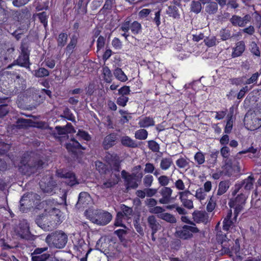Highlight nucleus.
I'll list each match as a JSON object with an SVG mask.
<instances>
[{"mask_svg":"<svg viewBox=\"0 0 261 261\" xmlns=\"http://www.w3.org/2000/svg\"><path fill=\"white\" fill-rule=\"evenodd\" d=\"M219 154V151H212L210 154V158L207 161V163L213 165H215L217 163Z\"/></svg>","mask_w":261,"mask_h":261,"instance_id":"obj_44","label":"nucleus"},{"mask_svg":"<svg viewBox=\"0 0 261 261\" xmlns=\"http://www.w3.org/2000/svg\"><path fill=\"white\" fill-rule=\"evenodd\" d=\"M148 136V132L146 129H141L135 132V137L139 140H145Z\"/></svg>","mask_w":261,"mask_h":261,"instance_id":"obj_40","label":"nucleus"},{"mask_svg":"<svg viewBox=\"0 0 261 261\" xmlns=\"http://www.w3.org/2000/svg\"><path fill=\"white\" fill-rule=\"evenodd\" d=\"M123 217V214L121 212H118L117 214L115 220L114 225L116 226H120L124 228L127 229V227L122 223V219Z\"/></svg>","mask_w":261,"mask_h":261,"instance_id":"obj_35","label":"nucleus"},{"mask_svg":"<svg viewBox=\"0 0 261 261\" xmlns=\"http://www.w3.org/2000/svg\"><path fill=\"white\" fill-rule=\"evenodd\" d=\"M106 158L109 164L110 163H113L114 162L119 160V156L116 154L108 153L106 156Z\"/></svg>","mask_w":261,"mask_h":261,"instance_id":"obj_63","label":"nucleus"},{"mask_svg":"<svg viewBox=\"0 0 261 261\" xmlns=\"http://www.w3.org/2000/svg\"><path fill=\"white\" fill-rule=\"evenodd\" d=\"M227 121L225 127L224 132L225 133L229 134L231 132L232 128V115L231 114H228Z\"/></svg>","mask_w":261,"mask_h":261,"instance_id":"obj_45","label":"nucleus"},{"mask_svg":"<svg viewBox=\"0 0 261 261\" xmlns=\"http://www.w3.org/2000/svg\"><path fill=\"white\" fill-rule=\"evenodd\" d=\"M147 221L148 226L151 229V231H153V234H155L158 230L161 229V225L154 216L151 215L148 216Z\"/></svg>","mask_w":261,"mask_h":261,"instance_id":"obj_17","label":"nucleus"},{"mask_svg":"<svg viewBox=\"0 0 261 261\" xmlns=\"http://www.w3.org/2000/svg\"><path fill=\"white\" fill-rule=\"evenodd\" d=\"M245 50V43L243 41L237 42L236 47L233 48V51L232 53L231 57L236 58L241 56Z\"/></svg>","mask_w":261,"mask_h":261,"instance_id":"obj_21","label":"nucleus"},{"mask_svg":"<svg viewBox=\"0 0 261 261\" xmlns=\"http://www.w3.org/2000/svg\"><path fill=\"white\" fill-rule=\"evenodd\" d=\"M112 170L116 172V174H119V172L121 169L120 161V160L114 162L113 163H110V164Z\"/></svg>","mask_w":261,"mask_h":261,"instance_id":"obj_61","label":"nucleus"},{"mask_svg":"<svg viewBox=\"0 0 261 261\" xmlns=\"http://www.w3.org/2000/svg\"><path fill=\"white\" fill-rule=\"evenodd\" d=\"M194 221L197 223H206L208 221V215L205 212L195 211L193 214Z\"/></svg>","mask_w":261,"mask_h":261,"instance_id":"obj_16","label":"nucleus"},{"mask_svg":"<svg viewBox=\"0 0 261 261\" xmlns=\"http://www.w3.org/2000/svg\"><path fill=\"white\" fill-rule=\"evenodd\" d=\"M216 240L218 244H221L223 242L229 240L225 234H223L221 231L217 233Z\"/></svg>","mask_w":261,"mask_h":261,"instance_id":"obj_58","label":"nucleus"},{"mask_svg":"<svg viewBox=\"0 0 261 261\" xmlns=\"http://www.w3.org/2000/svg\"><path fill=\"white\" fill-rule=\"evenodd\" d=\"M229 21L234 27H244L243 21L242 17L240 16L233 15L229 19Z\"/></svg>","mask_w":261,"mask_h":261,"instance_id":"obj_31","label":"nucleus"},{"mask_svg":"<svg viewBox=\"0 0 261 261\" xmlns=\"http://www.w3.org/2000/svg\"><path fill=\"white\" fill-rule=\"evenodd\" d=\"M238 216V215H236V214H234V217L232 218V211L229 210L223 221V230L228 231L229 229L232 228L237 222Z\"/></svg>","mask_w":261,"mask_h":261,"instance_id":"obj_9","label":"nucleus"},{"mask_svg":"<svg viewBox=\"0 0 261 261\" xmlns=\"http://www.w3.org/2000/svg\"><path fill=\"white\" fill-rule=\"evenodd\" d=\"M32 93V98L34 100H36L37 102H42L43 100L45 99V97L41 94L39 91L33 90Z\"/></svg>","mask_w":261,"mask_h":261,"instance_id":"obj_52","label":"nucleus"},{"mask_svg":"<svg viewBox=\"0 0 261 261\" xmlns=\"http://www.w3.org/2000/svg\"><path fill=\"white\" fill-rule=\"evenodd\" d=\"M65 146L69 151L72 152V153L76 152L77 149H85L81 144L74 139H71L70 142L66 143Z\"/></svg>","mask_w":261,"mask_h":261,"instance_id":"obj_22","label":"nucleus"},{"mask_svg":"<svg viewBox=\"0 0 261 261\" xmlns=\"http://www.w3.org/2000/svg\"><path fill=\"white\" fill-rule=\"evenodd\" d=\"M219 35L221 39L223 41H226L236 37V35L232 33L231 30L227 28L222 29L220 31Z\"/></svg>","mask_w":261,"mask_h":261,"instance_id":"obj_24","label":"nucleus"},{"mask_svg":"<svg viewBox=\"0 0 261 261\" xmlns=\"http://www.w3.org/2000/svg\"><path fill=\"white\" fill-rule=\"evenodd\" d=\"M167 12L170 16L173 17L174 18H179L180 15L178 13V9L175 6H169Z\"/></svg>","mask_w":261,"mask_h":261,"instance_id":"obj_37","label":"nucleus"},{"mask_svg":"<svg viewBox=\"0 0 261 261\" xmlns=\"http://www.w3.org/2000/svg\"><path fill=\"white\" fill-rule=\"evenodd\" d=\"M246 200V196L242 193L238 195L234 199L230 200L228 205L231 208L234 209V214L236 215H239L243 210Z\"/></svg>","mask_w":261,"mask_h":261,"instance_id":"obj_5","label":"nucleus"},{"mask_svg":"<svg viewBox=\"0 0 261 261\" xmlns=\"http://www.w3.org/2000/svg\"><path fill=\"white\" fill-rule=\"evenodd\" d=\"M251 52L255 56L257 57L260 56V50L259 47L257 46L256 43L255 42H252L251 44Z\"/></svg>","mask_w":261,"mask_h":261,"instance_id":"obj_60","label":"nucleus"},{"mask_svg":"<svg viewBox=\"0 0 261 261\" xmlns=\"http://www.w3.org/2000/svg\"><path fill=\"white\" fill-rule=\"evenodd\" d=\"M17 234L23 239L29 241L34 240L35 236L32 234L30 231L29 225L27 222L21 223L19 224V228Z\"/></svg>","mask_w":261,"mask_h":261,"instance_id":"obj_8","label":"nucleus"},{"mask_svg":"<svg viewBox=\"0 0 261 261\" xmlns=\"http://www.w3.org/2000/svg\"><path fill=\"white\" fill-rule=\"evenodd\" d=\"M121 144L126 147L130 148H136L138 147L137 142L128 136L122 137L121 139Z\"/></svg>","mask_w":261,"mask_h":261,"instance_id":"obj_25","label":"nucleus"},{"mask_svg":"<svg viewBox=\"0 0 261 261\" xmlns=\"http://www.w3.org/2000/svg\"><path fill=\"white\" fill-rule=\"evenodd\" d=\"M114 4L113 0H106L103 7L101 9L100 12L103 13L107 10H111Z\"/></svg>","mask_w":261,"mask_h":261,"instance_id":"obj_57","label":"nucleus"},{"mask_svg":"<svg viewBox=\"0 0 261 261\" xmlns=\"http://www.w3.org/2000/svg\"><path fill=\"white\" fill-rule=\"evenodd\" d=\"M33 195V193H28V194H24L19 202H20V206H19V209H20V211L22 212H26V210L28 209V207H27V203H23V201H29V199L32 196V195Z\"/></svg>","mask_w":261,"mask_h":261,"instance_id":"obj_29","label":"nucleus"},{"mask_svg":"<svg viewBox=\"0 0 261 261\" xmlns=\"http://www.w3.org/2000/svg\"><path fill=\"white\" fill-rule=\"evenodd\" d=\"M130 91L129 87L124 86L118 90V94L120 95L127 96V95L129 94Z\"/></svg>","mask_w":261,"mask_h":261,"instance_id":"obj_64","label":"nucleus"},{"mask_svg":"<svg viewBox=\"0 0 261 261\" xmlns=\"http://www.w3.org/2000/svg\"><path fill=\"white\" fill-rule=\"evenodd\" d=\"M218 11V5L214 1L208 2L205 7V12L209 15H215Z\"/></svg>","mask_w":261,"mask_h":261,"instance_id":"obj_23","label":"nucleus"},{"mask_svg":"<svg viewBox=\"0 0 261 261\" xmlns=\"http://www.w3.org/2000/svg\"><path fill=\"white\" fill-rule=\"evenodd\" d=\"M128 101V97L123 95H120L117 99V103L121 107H124L126 105V103Z\"/></svg>","mask_w":261,"mask_h":261,"instance_id":"obj_59","label":"nucleus"},{"mask_svg":"<svg viewBox=\"0 0 261 261\" xmlns=\"http://www.w3.org/2000/svg\"><path fill=\"white\" fill-rule=\"evenodd\" d=\"M53 219L51 216L42 214L37 216L35 222L42 229L45 231H51L57 226V223Z\"/></svg>","mask_w":261,"mask_h":261,"instance_id":"obj_4","label":"nucleus"},{"mask_svg":"<svg viewBox=\"0 0 261 261\" xmlns=\"http://www.w3.org/2000/svg\"><path fill=\"white\" fill-rule=\"evenodd\" d=\"M68 35L66 33H61L57 38V45L58 47H63L67 43Z\"/></svg>","mask_w":261,"mask_h":261,"instance_id":"obj_30","label":"nucleus"},{"mask_svg":"<svg viewBox=\"0 0 261 261\" xmlns=\"http://www.w3.org/2000/svg\"><path fill=\"white\" fill-rule=\"evenodd\" d=\"M160 193L162 196L159 201L161 204H166L169 203L173 199L171 197L172 190L169 187H163L161 189Z\"/></svg>","mask_w":261,"mask_h":261,"instance_id":"obj_10","label":"nucleus"},{"mask_svg":"<svg viewBox=\"0 0 261 261\" xmlns=\"http://www.w3.org/2000/svg\"><path fill=\"white\" fill-rule=\"evenodd\" d=\"M112 216L108 212L101 210L94 211L90 216V221L98 225L105 226L112 220Z\"/></svg>","mask_w":261,"mask_h":261,"instance_id":"obj_3","label":"nucleus"},{"mask_svg":"<svg viewBox=\"0 0 261 261\" xmlns=\"http://www.w3.org/2000/svg\"><path fill=\"white\" fill-rule=\"evenodd\" d=\"M32 121L30 119L18 118L16 122V127L18 129L27 128L31 126Z\"/></svg>","mask_w":261,"mask_h":261,"instance_id":"obj_26","label":"nucleus"},{"mask_svg":"<svg viewBox=\"0 0 261 261\" xmlns=\"http://www.w3.org/2000/svg\"><path fill=\"white\" fill-rule=\"evenodd\" d=\"M230 250L231 254L236 253L239 254V253H240V242L238 239L236 240L235 243L233 246L231 247Z\"/></svg>","mask_w":261,"mask_h":261,"instance_id":"obj_62","label":"nucleus"},{"mask_svg":"<svg viewBox=\"0 0 261 261\" xmlns=\"http://www.w3.org/2000/svg\"><path fill=\"white\" fill-rule=\"evenodd\" d=\"M158 217L169 223L173 224L176 222V219L174 216L168 213L159 214Z\"/></svg>","mask_w":261,"mask_h":261,"instance_id":"obj_28","label":"nucleus"},{"mask_svg":"<svg viewBox=\"0 0 261 261\" xmlns=\"http://www.w3.org/2000/svg\"><path fill=\"white\" fill-rule=\"evenodd\" d=\"M177 166L179 168H189V163L188 159L180 158L176 161Z\"/></svg>","mask_w":261,"mask_h":261,"instance_id":"obj_43","label":"nucleus"},{"mask_svg":"<svg viewBox=\"0 0 261 261\" xmlns=\"http://www.w3.org/2000/svg\"><path fill=\"white\" fill-rule=\"evenodd\" d=\"M116 133H111L106 136L102 142L103 148L107 150L115 145L118 139Z\"/></svg>","mask_w":261,"mask_h":261,"instance_id":"obj_12","label":"nucleus"},{"mask_svg":"<svg viewBox=\"0 0 261 261\" xmlns=\"http://www.w3.org/2000/svg\"><path fill=\"white\" fill-rule=\"evenodd\" d=\"M57 132L53 131L52 135L54 137L58 139L59 141H62L63 139H68V135L64 126H57L55 127Z\"/></svg>","mask_w":261,"mask_h":261,"instance_id":"obj_18","label":"nucleus"},{"mask_svg":"<svg viewBox=\"0 0 261 261\" xmlns=\"http://www.w3.org/2000/svg\"><path fill=\"white\" fill-rule=\"evenodd\" d=\"M204 42L208 47H212L216 45L217 38L215 36H209L204 39Z\"/></svg>","mask_w":261,"mask_h":261,"instance_id":"obj_47","label":"nucleus"},{"mask_svg":"<svg viewBox=\"0 0 261 261\" xmlns=\"http://www.w3.org/2000/svg\"><path fill=\"white\" fill-rule=\"evenodd\" d=\"M134 225L136 231L139 233V234L141 236H143L144 234V232L143 228L140 223L139 218L136 219L134 221Z\"/></svg>","mask_w":261,"mask_h":261,"instance_id":"obj_50","label":"nucleus"},{"mask_svg":"<svg viewBox=\"0 0 261 261\" xmlns=\"http://www.w3.org/2000/svg\"><path fill=\"white\" fill-rule=\"evenodd\" d=\"M119 179V174H112L110 178L106 180V181H103L101 184L98 185V187L103 190L107 188H111L118 184Z\"/></svg>","mask_w":261,"mask_h":261,"instance_id":"obj_11","label":"nucleus"},{"mask_svg":"<svg viewBox=\"0 0 261 261\" xmlns=\"http://www.w3.org/2000/svg\"><path fill=\"white\" fill-rule=\"evenodd\" d=\"M199 231V229L195 226L185 225L181 229L177 230L175 233L177 237L184 240H187L193 237L192 233H197Z\"/></svg>","mask_w":261,"mask_h":261,"instance_id":"obj_6","label":"nucleus"},{"mask_svg":"<svg viewBox=\"0 0 261 261\" xmlns=\"http://www.w3.org/2000/svg\"><path fill=\"white\" fill-rule=\"evenodd\" d=\"M127 229L124 228L123 229H119L114 231V233L117 236L121 242H123L125 240V236L127 233Z\"/></svg>","mask_w":261,"mask_h":261,"instance_id":"obj_41","label":"nucleus"},{"mask_svg":"<svg viewBox=\"0 0 261 261\" xmlns=\"http://www.w3.org/2000/svg\"><path fill=\"white\" fill-rule=\"evenodd\" d=\"M25 158V156H24V159L21 161L22 165L19 167L20 171L23 174L30 175L35 173L43 168L45 164L42 159L38 156L31 155L27 161Z\"/></svg>","mask_w":261,"mask_h":261,"instance_id":"obj_1","label":"nucleus"},{"mask_svg":"<svg viewBox=\"0 0 261 261\" xmlns=\"http://www.w3.org/2000/svg\"><path fill=\"white\" fill-rule=\"evenodd\" d=\"M114 75L116 79L121 82H125L127 80V76L120 68L117 67L115 69Z\"/></svg>","mask_w":261,"mask_h":261,"instance_id":"obj_32","label":"nucleus"},{"mask_svg":"<svg viewBox=\"0 0 261 261\" xmlns=\"http://www.w3.org/2000/svg\"><path fill=\"white\" fill-rule=\"evenodd\" d=\"M90 195L87 192H81L79 194L78 201L76 203L77 207L86 206L90 200Z\"/></svg>","mask_w":261,"mask_h":261,"instance_id":"obj_20","label":"nucleus"},{"mask_svg":"<svg viewBox=\"0 0 261 261\" xmlns=\"http://www.w3.org/2000/svg\"><path fill=\"white\" fill-rule=\"evenodd\" d=\"M136 174L132 173L128 174L127 177L124 179L125 186L127 190L129 189H135L138 188V184L136 181Z\"/></svg>","mask_w":261,"mask_h":261,"instance_id":"obj_19","label":"nucleus"},{"mask_svg":"<svg viewBox=\"0 0 261 261\" xmlns=\"http://www.w3.org/2000/svg\"><path fill=\"white\" fill-rule=\"evenodd\" d=\"M49 74V72L48 70L45 68L41 67L35 70L34 75L37 77H43L48 76Z\"/></svg>","mask_w":261,"mask_h":261,"instance_id":"obj_42","label":"nucleus"},{"mask_svg":"<svg viewBox=\"0 0 261 261\" xmlns=\"http://www.w3.org/2000/svg\"><path fill=\"white\" fill-rule=\"evenodd\" d=\"M153 177L151 175L148 174L144 176L143 178V184L145 187H150L152 184Z\"/></svg>","mask_w":261,"mask_h":261,"instance_id":"obj_55","label":"nucleus"},{"mask_svg":"<svg viewBox=\"0 0 261 261\" xmlns=\"http://www.w3.org/2000/svg\"><path fill=\"white\" fill-rule=\"evenodd\" d=\"M121 209L122 212L124 216H125L127 218H129L130 216L133 215V210L132 208L129 207L124 204L121 205Z\"/></svg>","mask_w":261,"mask_h":261,"instance_id":"obj_48","label":"nucleus"},{"mask_svg":"<svg viewBox=\"0 0 261 261\" xmlns=\"http://www.w3.org/2000/svg\"><path fill=\"white\" fill-rule=\"evenodd\" d=\"M61 117H63L68 120L72 122L75 121V118L72 113L71 112L68 108H65L63 111V114L61 115Z\"/></svg>","mask_w":261,"mask_h":261,"instance_id":"obj_39","label":"nucleus"},{"mask_svg":"<svg viewBox=\"0 0 261 261\" xmlns=\"http://www.w3.org/2000/svg\"><path fill=\"white\" fill-rule=\"evenodd\" d=\"M60 176L64 178L65 180L64 182L65 184L70 187H72L79 184L75 177V175L73 172H68L65 173H63Z\"/></svg>","mask_w":261,"mask_h":261,"instance_id":"obj_15","label":"nucleus"},{"mask_svg":"<svg viewBox=\"0 0 261 261\" xmlns=\"http://www.w3.org/2000/svg\"><path fill=\"white\" fill-rule=\"evenodd\" d=\"M229 183L227 181H222L219 183L217 195H222L225 193L229 188Z\"/></svg>","mask_w":261,"mask_h":261,"instance_id":"obj_34","label":"nucleus"},{"mask_svg":"<svg viewBox=\"0 0 261 261\" xmlns=\"http://www.w3.org/2000/svg\"><path fill=\"white\" fill-rule=\"evenodd\" d=\"M139 125L141 127H148L149 126H153L154 121L152 118L150 117H144L139 120Z\"/></svg>","mask_w":261,"mask_h":261,"instance_id":"obj_27","label":"nucleus"},{"mask_svg":"<svg viewBox=\"0 0 261 261\" xmlns=\"http://www.w3.org/2000/svg\"><path fill=\"white\" fill-rule=\"evenodd\" d=\"M170 179L169 177L166 175H161L158 178V181L159 184L163 187H166L169 183Z\"/></svg>","mask_w":261,"mask_h":261,"instance_id":"obj_53","label":"nucleus"},{"mask_svg":"<svg viewBox=\"0 0 261 261\" xmlns=\"http://www.w3.org/2000/svg\"><path fill=\"white\" fill-rule=\"evenodd\" d=\"M172 160L170 158H165L161 160L160 168L163 170L168 169L172 164Z\"/></svg>","mask_w":261,"mask_h":261,"instance_id":"obj_33","label":"nucleus"},{"mask_svg":"<svg viewBox=\"0 0 261 261\" xmlns=\"http://www.w3.org/2000/svg\"><path fill=\"white\" fill-rule=\"evenodd\" d=\"M202 9L201 4L199 1H193L191 4V11L198 14L200 13Z\"/></svg>","mask_w":261,"mask_h":261,"instance_id":"obj_36","label":"nucleus"},{"mask_svg":"<svg viewBox=\"0 0 261 261\" xmlns=\"http://www.w3.org/2000/svg\"><path fill=\"white\" fill-rule=\"evenodd\" d=\"M130 29L134 34H138L141 30V25L138 21H134L130 26Z\"/></svg>","mask_w":261,"mask_h":261,"instance_id":"obj_46","label":"nucleus"},{"mask_svg":"<svg viewBox=\"0 0 261 261\" xmlns=\"http://www.w3.org/2000/svg\"><path fill=\"white\" fill-rule=\"evenodd\" d=\"M30 64L29 57L21 55L17 60H14V62L12 64L9 65L6 68L10 69L15 65H18L25 68H29Z\"/></svg>","mask_w":261,"mask_h":261,"instance_id":"obj_14","label":"nucleus"},{"mask_svg":"<svg viewBox=\"0 0 261 261\" xmlns=\"http://www.w3.org/2000/svg\"><path fill=\"white\" fill-rule=\"evenodd\" d=\"M102 69L105 80L108 83H110L111 82V77H112L110 69L107 66L103 67Z\"/></svg>","mask_w":261,"mask_h":261,"instance_id":"obj_49","label":"nucleus"},{"mask_svg":"<svg viewBox=\"0 0 261 261\" xmlns=\"http://www.w3.org/2000/svg\"><path fill=\"white\" fill-rule=\"evenodd\" d=\"M148 146L149 148L153 152H159L160 145L154 140H150L148 141Z\"/></svg>","mask_w":261,"mask_h":261,"instance_id":"obj_51","label":"nucleus"},{"mask_svg":"<svg viewBox=\"0 0 261 261\" xmlns=\"http://www.w3.org/2000/svg\"><path fill=\"white\" fill-rule=\"evenodd\" d=\"M194 159L198 165H201L205 162V158L201 152H197L194 155Z\"/></svg>","mask_w":261,"mask_h":261,"instance_id":"obj_56","label":"nucleus"},{"mask_svg":"<svg viewBox=\"0 0 261 261\" xmlns=\"http://www.w3.org/2000/svg\"><path fill=\"white\" fill-rule=\"evenodd\" d=\"M255 178L252 175L249 176L247 178L244 179L241 182L235 185L234 190L232 193V195L234 196L239 192L240 190L243 187L246 191H249L253 188V183Z\"/></svg>","mask_w":261,"mask_h":261,"instance_id":"obj_7","label":"nucleus"},{"mask_svg":"<svg viewBox=\"0 0 261 261\" xmlns=\"http://www.w3.org/2000/svg\"><path fill=\"white\" fill-rule=\"evenodd\" d=\"M79 37L76 35H72L70 37V41L65 48V53L70 56L76 47Z\"/></svg>","mask_w":261,"mask_h":261,"instance_id":"obj_13","label":"nucleus"},{"mask_svg":"<svg viewBox=\"0 0 261 261\" xmlns=\"http://www.w3.org/2000/svg\"><path fill=\"white\" fill-rule=\"evenodd\" d=\"M68 240L67 234L62 230H56L48 234L45 239L49 246L57 248H64Z\"/></svg>","mask_w":261,"mask_h":261,"instance_id":"obj_2","label":"nucleus"},{"mask_svg":"<svg viewBox=\"0 0 261 261\" xmlns=\"http://www.w3.org/2000/svg\"><path fill=\"white\" fill-rule=\"evenodd\" d=\"M37 16L40 22L46 27L47 25V16L46 12H42L37 14Z\"/></svg>","mask_w":261,"mask_h":261,"instance_id":"obj_54","label":"nucleus"},{"mask_svg":"<svg viewBox=\"0 0 261 261\" xmlns=\"http://www.w3.org/2000/svg\"><path fill=\"white\" fill-rule=\"evenodd\" d=\"M50 258V255L49 253H44L41 254L33 255L32 260V261H46Z\"/></svg>","mask_w":261,"mask_h":261,"instance_id":"obj_38","label":"nucleus"}]
</instances>
